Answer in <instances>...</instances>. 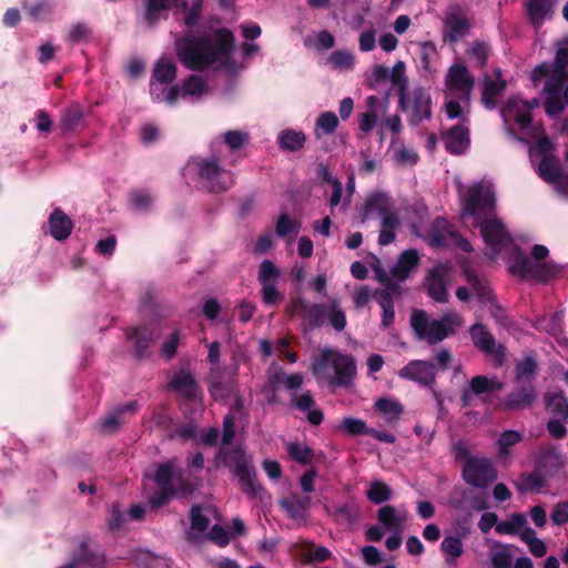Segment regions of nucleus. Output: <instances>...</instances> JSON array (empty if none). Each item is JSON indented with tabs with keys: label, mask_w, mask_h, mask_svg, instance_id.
Returning a JSON list of instances; mask_svg holds the SVG:
<instances>
[{
	"label": "nucleus",
	"mask_w": 568,
	"mask_h": 568,
	"mask_svg": "<svg viewBox=\"0 0 568 568\" xmlns=\"http://www.w3.org/2000/svg\"><path fill=\"white\" fill-rule=\"evenodd\" d=\"M462 219L478 227L490 257H495L509 242V234L497 217L495 192L487 182H477L460 190Z\"/></svg>",
	"instance_id": "1"
},
{
	"label": "nucleus",
	"mask_w": 568,
	"mask_h": 568,
	"mask_svg": "<svg viewBox=\"0 0 568 568\" xmlns=\"http://www.w3.org/2000/svg\"><path fill=\"white\" fill-rule=\"evenodd\" d=\"M234 37L227 29L216 30L212 40L187 37L176 43L178 57L189 69L214 67L231 70Z\"/></svg>",
	"instance_id": "2"
},
{
	"label": "nucleus",
	"mask_w": 568,
	"mask_h": 568,
	"mask_svg": "<svg viewBox=\"0 0 568 568\" xmlns=\"http://www.w3.org/2000/svg\"><path fill=\"white\" fill-rule=\"evenodd\" d=\"M234 434V428H207V433L202 435V437L203 443L206 445H222L217 458L223 460L232 470L237 478L241 490L248 497H255L261 487L256 481L254 470L248 465V460L241 446L230 448Z\"/></svg>",
	"instance_id": "3"
},
{
	"label": "nucleus",
	"mask_w": 568,
	"mask_h": 568,
	"mask_svg": "<svg viewBox=\"0 0 568 568\" xmlns=\"http://www.w3.org/2000/svg\"><path fill=\"white\" fill-rule=\"evenodd\" d=\"M312 372L320 381L346 386L354 378L356 366L352 357L333 349H324L312 364Z\"/></svg>",
	"instance_id": "4"
},
{
	"label": "nucleus",
	"mask_w": 568,
	"mask_h": 568,
	"mask_svg": "<svg viewBox=\"0 0 568 568\" xmlns=\"http://www.w3.org/2000/svg\"><path fill=\"white\" fill-rule=\"evenodd\" d=\"M410 324L419 339L436 344L455 334L464 321L454 312L445 314L439 320H430L424 311H415Z\"/></svg>",
	"instance_id": "5"
},
{
	"label": "nucleus",
	"mask_w": 568,
	"mask_h": 568,
	"mask_svg": "<svg viewBox=\"0 0 568 568\" xmlns=\"http://www.w3.org/2000/svg\"><path fill=\"white\" fill-rule=\"evenodd\" d=\"M155 481L161 489V495L151 499L153 506L164 505L169 497H184L192 493V488L182 481L181 473L178 471L173 462L159 466Z\"/></svg>",
	"instance_id": "6"
},
{
	"label": "nucleus",
	"mask_w": 568,
	"mask_h": 568,
	"mask_svg": "<svg viewBox=\"0 0 568 568\" xmlns=\"http://www.w3.org/2000/svg\"><path fill=\"white\" fill-rule=\"evenodd\" d=\"M568 65V41L558 44V49L552 65L541 64L532 71L535 82L545 79V90L550 94L559 93L567 74L565 72Z\"/></svg>",
	"instance_id": "7"
},
{
	"label": "nucleus",
	"mask_w": 568,
	"mask_h": 568,
	"mask_svg": "<svg viewBox=\"0 0 568 568\" xmlns=\"http://www.w3.org/2000/svg\"><path fill=\"white\" fill-rule=\"evenodd\" d=\"M389 199L383 194H376L371 196L364 209L363 221L371 217H379L382 220V231L378 236L381 245H387L395 240L394 229L398 224V219L389 210Z\"/></svg>",
	"instance_id": "8"
},
{
	"label": "nucleus",
	"mask_w": 568,
	"mask_h": 568,
	"mask_svg": "<svg viewBox=\"0 0 568 568\" xmlns=\"http://www.w3.org/2000/svg\"><path fill=\"white\" fill-rule=\"evenodd\" d=\"M172 4L183 11V21L186 26H194L200 20L202 0H192L191 3L185 0H148L145 9L148 23L153 24L161 17H166V11Z\"/></svg>",
	"instance_id": "9"
},
{
	"label": "nucleus",
	"mask_w": 568,
	"mask_h": 568,
	"mask_svg": "<svg viewBox=\"0 0 568 568\" xmlns=\"http://www.w3.org/2000/svg\"><path fill=\"white\" fill-rule=\"evenodd\" d=\"M175 65L169 59L161 58L152 73L151 95L156 101H165L174 104L178 101L180 89L178 87H168L175 78Z\"/></svg>",
	"instance_id": "10"
},
{
	"label": "nucleus",
	"mask_w": 568,
	"mask_h": 568,
	"mask_svg": "<svg viewBox=\"0 0 568 568\" xmlns=\"http://www.w3.org/2000/svg\"><path fill=\"white\" fill-rule=\"evenodd\" d=\"M509 271L524 280L545 282L558 272L557 266L549 262H540L516 254L508 261Z\"/></svg>",
	"instance_id": "11"
},
{
	"label": "nucleus",
	"mask_w": 568,
	"mask_h": 568,
	"mask_svg": "<svg viewBox=\"0 0 568 568\" xmlns=\"http://www.w3.org/2000/svg\"><path fill=\"white\" fill-rule=\"evenodd\" d=\"M399 103L403 110L409 112L414 123L427 120L432 115L430 94L423 88H414L399 95Z\"/></svg>",
	"instance_id": "12"
},
{
	"label": "nucleus",
	"mask_w": 568,
	"mask_h": 568,
	"mask_svg": "<svg viewBox=\"0 0 568 568\" xmlns=\"http://www.w3.org/2000/svg\"><path fill=\"white\" fill-rule=\"evenodd\" d=\"M539 105L537 99L530 101L514 97L507 100L501 109V116L506 125L516 123L520 130H527L531 122V111Z\"/></svg>",
	"instance_id": "13"
},
{
	"label": "nucleus",
	"mask_w": 568,
	"mask_h": 568,
	"mask_svg": "<svg viewBox=\"0 0 568 568\" xmlns=\"http://www.w3.org/2000/svg\"><path fill=\"white\" fill-rule=\"evenodd\" d=\"M464 479L476 487H485L497 478L496 469L487 458H467L463 468Z\"/></svg>",
	"instance_id": "14"
},
{
	"label": "nucleus",
	"mask_w": 568,
	"mask_h": 568,
	"mask_svg": "<svg viewBox=\"0 0 568 568\" xmlns=\"http://www.w3.org/2000/svg\"><path fill=\"white\" fill-rule=\"evenodd\" d=\"M199 174L213 191H224L232 186L234 180L230 171L222 169L214 159L196 163Z\"/></svg>",
	"instance_id": "15"
},
{
	"label": "nucleus",
	"mask_w": 568,
	"mask_h": 568,
	"mask_svg": "<svg viewBox=\"0 0 568 568\" xmlns=\"http://www.w3.org/2000/svg\"><path fill=\"white\" fill-rule=\"evenodd\" d=\"M281 276L280 270L270 260H264L258 270V282L262 285V300L268 305H276L283 300L282 294L276 288V283Z\"/></svg>",
	"instance_id": "16"
},
{
	"label": "nucleus",
	"mask_w": 568,
	"mask_h": 568,
	"mask_svg": "<svg viewBox=\"0 0 568 568\" xmlns=\"http://www.w3.org/2000/svg\"><path fill=\"white\" fill-rule=\"evenodd\" d=\"M211 395L215 399L231 397L234 402L229 414L224 418L223 426H235L236 424L243 423L244 408L239 399L237 393L235 392L233 382H227L225 384H223L222 381L214 382L211 386Z\"/></svg>",
	"instance_id": "17"
},
{
	"label": "nucleus",
	"mask_w": 568,
	"mask_h": 568,
	"mask_svg": "<svg viewBox=\"0 0 568 568\" xmlns=\"http://www.w3.org/2000/svg\"><path fill=\"white\" fill-rule=\"evenodd\" d=\"M474 79L463 64H453L445 78V93L458 97H470Z\"/></svg>",
	"instance_id": "18"
},
{
	"label": "nucleus",
	"mask_w": 568,
	"mask_h": 568,
	"mask_svg": "<svg viewBox=\"0 0 568 568\" xmlns=\"http://www.w3.org/2000/svg\"><path fill=\"white\" fill-rule=\"evenodd\" d=\"M450 278L449 264H438L429 271L426 285L429 296L439 303H445L448 297L446 283Z\"/></svg>",
	"instance_id": "19"
},
{
	"label": "nucleus",
	"mask_w": 568,
	"mask_h": 568,
	"mask_svg": "<svg viewBox=\"0 0 568 568\" xmlns=\"http://www.w3.org/2000/svg\"><path fill=\"white\" fill-rule=\"evenodd\" d=\"M470 337L477 348L486 354L494 355L500 365L505 357V347L496 344L494 336L483 324H475L470 328Z\"/></svg>",
	"instance_id": "20"
},
{
	"label": "nucleus",
	"mask_w": 568,
	"mask_h": 568,
	"mask_svg": "<svg viewBox=\"0 0 568 568\" xmlns=\"http://www.w3.org/2000/svg\"><path fill=\"white\" fill-rule=\"evenodd\" d=\"M505 384L497 377L475 376L469 382V390L463 395L464 405L467 406L471 402L473 395H495L503 392Z\"/></svg>",
	"instance_id": "21"
},
{
	"label": "nucleus",
	"mask_w": 568,
	"mask_h": 568,
	"mask_svg": "<svg viewBox=\"0 0 568 568\" xmlns=\"http://www.w3.org/2000/svg\"><path fill=\"white\" fill-rule=\"evenodd\" d=\"M398 375L420 385H430L435 381L436 371L430 362L412 361L399 371Z\"/></svg>",
	"instance_id": "22"
},
{
	"label": "nucleus",
	"mask_w": 568,
	"mask_h": 568,
	"mask_svg": "<svg viewBox=\"0 0 568 568\" xmlns=\"http://www.w3.org/2000/svg\"><path fill=\"white\" fill-rule=\"evenodd\" d=\"M469 30V22L460 8L452 7L445 17L444 21V36L450 42H456Z\"/></svg>",
	"instance_id": "23"
},
{
	"label": "nucleus",
	"mask_w": 568,
	"mask_h": 568,
	"mask_svg": "<svg viewBox=\"0 0 568 568\" xmlns=\"http://www.w3.org/2000/svg\"><path fill=\"white\" fill-rule=\"evenodd\" d=\"M465 275L469 283L473 294L480 300L481 303L488 306L490 314L496 318L497 322H503V310L495 304L490 288L488 284L479 280L474 273L466 270Z\"/></svg>",
	"instance_id": "24"
},
{
	"label": "nucleus",
	"mask_w": 568,
	"mask_h": 568,
	"mask_svg": "<svg viewBox=\"0 0 568 568\" xmlns=\"http://www.w3.org/2000/svg\"><path fill=\"white\" fill-rule=\"evenodd\" d=\"M325 310V305L311 304L302 298L292 303V312L300 315L311 327L320 326L324 323Z\"/></svg>",
	"instance_id": "25"
},
{
	"label": "nucleus",
	"mask_w": 568,
	"mask_h": 568,
	"mask_svg": "<svg viewBox=\"0 0 568 568\" xmlns=\"http://www.w3.org/2000/svg\"><path fill=\"white\" fill-rule=\"evenodd\" d=\"M446 150L453 154L463 153L470 143L469 129L466 123H458L450 128L444 135Z\"/></svg>",
	"instance_id": "26"
},
{
	"label": "nucleus",
	"mask_w": 568,
	"mask_h": 568,
	"mask_svg": "<svg viewBox=\"0 0 568 568\" xmlns=\"http://www.w3.org/2000/svg\"><path fill=\"white\" fill-rule=\"evenodd\" d=\"M546 408L551 416L547 426H561L568 419V398L562 392L546 396Z\"/></svg>",
	"instance_id": "27"
},
{
	"label": "nucleus",
	"mask_w": 568,
	"mask_h": 568,
	"mask_svg": "<svg viewBox=\"0 0 568 568\" xmlns=\"http://www.w3.org/2000/svg\"><path fill=\"white\" fill-rule=\"evenodd\" d=\"M377 518L381 526L389 532L400 534L406 521V511L394 506L386 505L378 509Z\"/></svg>",
	"instance_id": "28"
},
{
	"label": "nucleus",
	"mask_w": 568,
	"mask_h": 568,
	"mask_svg": "<svg viewBox=\"0 0 568 568\" xmlns=\"http://www.w3.org/2000/svg\"><path fill=\"white\" fill-rule=\"evenodd\" d=\"M506 88L505 80L501 79V73L497 70L494 75L484 79L483 89V103L488 109H494L497 104V98L503 93Z\"/></svg>",
	"instance_id": "29"
},
{
	"label": "nucleus",
	"mask_w": 568,
	"mask_h": 568,
	"mask_svg": "<svg viewBox=\"0 0 568 568\" xmlns=\"http://www.w3.org/2000/svg\"><path fill=\"white\" fill-rule=\"evenodd\" d=\"M444 108L448 119H462L460 123H466L470 110V97L445 93Z\"/></svg>",
	"instance_id": "30"
},
{
	"label": "nucleus",
	"mask_w": 568,
	"mask_h": 568,
	"mask_svg": "<svg viewBox=\"0 0 568 568\" xmlns=\"http://www.w3.org/2000/svg\"><path fill=\"white\" fill-rule=\"evenodd\" d=\"M419 255L416 250L404 251L398 257L397 263L392 267V276L402 282L405 281L410 273L417 267Z\"/></svg>",
	"instance_id": "31"
},
{
	"label": "nucleus",
	"mask_w": 568,
	"mask_h": 568,
	"mask_svg": "<svg viewBox=\"0 0 568 568\" xmlns=\"http://www.w3.org/2000/svg\"><path fill=\"white\" fill-rule=\"evenodd\" d=\"M170 386L185 398L196 400L201 392L193 376L186 372L178 373L171 381Z\"/></svg>",
	"instance_id": "32"
},
{
	"label": "nucleus",
	"mask_w": 568,
	"mask_h": 568,
	"mask_svg": "<svg viewBox=\"0 0 568 568\" xmlns=\"http://www.w3.org/2000/svg\"><path fill=\"white\" fill-rule=\"evenodd\" d=\"M535 398V387L525 385L509 393L504 399V406L508 409H521L530 406Z\"/></svg>",
	"instance_id": "33"
},
{
	"label": "nucleus",
	"mask_w": 568,
	"mask_h": 568,
	"mask_svg": "<svg viewBox=\"0 0 568 568\" xmlns=\"http://www.w3.org/2000/svg\"><path fill=\"white\" fill-rule=\"evenodd\" d=\"M455 232L445 219H436L426 240L432 246L448 245L455 239Z\"/></svg>",
	"instance_id": "34"
},
{
	"label": "nucleus",
	"mask_w": 568,
	"mask_h": 568,
	"mask_svg": "<svg viewBox=\"0 0 568 568\" xmlns=\"http://www.w3.org/2000/svg\"><path fill=\"white\" fill-rule=\"evenodd\" d=\"M531 139L534 143L529 148V153L531 158L538 156L544 159L546 156H552L551 152L555 150V144L549 140L544 133V129L541 126H531Z\"/></svg>",
	"instance_id": "35"
},
{
	"label": "nucleus",
	"mask_w": 568,
	"mask_h": 568,
	"mask_svg": "<svg viewBox=\"0 0 568 568\" xmlns=\"http://www.w3.org/2000/svg\"><path fill=\"white\" fill-rule=\"evenodd\" d=\"M72 227V221L60 209L54 210L49 217L50 234L58 241L65 240Z\"/></svg>",
	"instance_id": "36"
},
{
	"label": "nucleus",
	"mask_w": 568,
	"mask_h": 568,
	"mask_svg": "<svg viewBox=\"0 0 568 568\" xmlns=\"http://www.w3.org/2000/svg\"><path fill=\"white\" fill-rule=\"evenodd\" d=\"M537 371L538 363L536 358L532 355H526L516 362L514 369L515 382L531 385Z\"/></svg>",
	"instance_id": "37"
},
{
	"label": "nucleus",
	"mask_w": 568,
	"mask_h": 568,
	"mask_svg": "<svg viewBox=\"0 0 568 568\" xmlns=\"http://www.w3.org/2000/svg\"><path fill=\"white\" fill-rule=\"evenodd\" d=\"M213 514V510L200 507H193L191 510V530L189 532L190 540H196L206 529L211 523L209 515Z\"/></svg>",
	"instance_id": "38"
},
{
	"label": "nucleus",
	"mask_w": 568,
	"mask_h": 568,
	"mask_svg": "<svg viewBox=\"0 0 568 568\" xmlns=\"http://www.w3.org/2000/svg\"><path fill=\"white\" fill-rule=\"evenodd\" d=\"M549 478L537 467L532 473L521 475L516 481V487L520 491H539L546 486Z\"/></svg>",
	"instance_id": "39"
},
{
	"label": "nucleus",
	"mask_w": 568,
	"mask_h": 568,
	"mask_svg": "<svg viewBox=\"0 0 568 568\" xmlns=\"http://www.w3.org/2000/svg\"><path fill=\"white\" fill-rule=\"evenodd\" d=\"M282 507L294 519H304L311 506V497L292 495L281 501Z\"/></svg>",
	"instance_id": "40"
},
{
	"label": "nucleus",
	"mask_w": 568,
	"mask_h": 568,
	"mask_svg": "<svg viewBox=\"0 0 568 568\" xmlns=\"http://www.w3.org/2000/svg\"><path fill=\"white\" fill-rule=\"evenodd\" d=\"M296 407L302 410L307 420L313 425H318L323 422V413L317 408L312 395L307 392L295 399Z\"/></svg>",
	"instance_id": "41"
},
{
	"label": "nucleus",
	"mask_w": 568,
	"mask_h": 568,
	"mask_svg": "<svg viewBox=\"0 0 568 568\" xmlns=\"http://www.w3.org/2000/svg\"><path fill=\"white\" fill-rule=\"evenodd\" d=\"M489 559L493 568H510L513 555L508 545L494 541L489 550Z\"/></svg>",
	"instance_id": "42"
},
{
	"label": "nucleus",
	"mask_w": 568,
	"mask_h": 568,
	"mask_svg": "<svg viewBox=\"0 0 568 568\" xmlns=\"http://www.w3.org/2000/svg\"><path fill=\"white\" fill-rule=\"evenodd\" d=\"M556 0H528L527 10L534 24L541 23L551 16Z\"/></svg>",
	"instance_id": "43"
},
{
	"label": "nucleus",
	"mask_w": 568,
	"mask_h": 568,
	"mask_svg": "<svg viewBox=\"0 0 568 568\" xmlns=\"http://www.w3.org/2000/svg\"><path fill=\"white\" fill-rule=\"evenodd\" d=\"M527 528L526 516L524 514H514L508 519L496 525V532L500 535H520Z\"/></svg>",
	"instance_id": "44"
},
{
	"label": "nucleus",
	"mask_w": 568,
	"mask_h": 568,
	"mask_svg": "<svg viewBox=\"0 0 568 568\" xmlns=\"http://www.w3.org/2000/svg\"><path fill=\"white\" fill-rule=\"evenodd\" d=\"M561 164L556 155L540 159L538 164V174L547 183H551L562 173Z\"/></svg>",
	"instance_id": "45"
},
{
	"label": "nucleus",
	"mask_w": 568,
	"mask_h": 568,
	"mask_svg": "<svg viewBox=\"0 0 568 568\" xmlns=\"http://www.w3.org/2000/svg\"><path fill=\"white\" fill-rule=\"evenodd\" d=\"M375 407L387 422H396L403 414V406L400 403L390 398L378 399Z\"/></svg>",
	"instance_id": "46"
},
{
	"label": "nucleus",
	"mask_w": 568,
	"mask_h": 568,
	"mask_svg": "<svg viewBox=\"0 0 568 568\" xmlns=\"http://www.w3.org/2000/svg\"><path fill=\"white\" fill-rule=\"evenodd\" d=\"M520 539L527 545L534 557L540 558L547 554L546 544L537 537V534L532 528H527L521 531Z\"/></svg>",
	"instance_id": "47"
},
{
	"label": "nucleus",
	"mask_w": 568,
	"mask_h": 568,
	"mask_svg": "<svg viewBox=\"0 0 568 568\" xmlns=\"http://www.w3.org/2000/svg\"><path fill=\"white\" fill-rule=\"evenodd\" d=\"M206 92L205 82L195 75L190 77L180 89L179 98H200Z\"/></svg>",
	"instance_id": "48"
},
{
	"label": "nucleus",
	"mask_w": 568,
	"mask_h": 568,
	"mask_svg": "<svg viewBox=\"0 0 568 568\" xmlns=\"http://www.w3.org/2000/svg\"><path fill=\"white\" fill-rule=\"evenodd\" d=\"M305 142V135L303 132L295 130L282 131L278 135L280 146L287 151L300 150Z\"/></svg>",
	"instance_id": "49"
},
{
	"label": "nucleus",
	"mask_w": 568,
	"mask_h": 568,
	"mask_svg": "<svg viewBox=\"0 0 568 568\" xmlns=\"http://www.w3.org/2000/svg\"><path fill=\"white\" fill-rule=\"evenodd\" d=\"M562 466V459L555 452L546 453L538 464V467L547 475L548 478L557 476L560 473Z\"/></svg>",
	"instance_id": "50"
},
{
	"label": "nucleus",
	"mask_w": 568,
	"mask_h": 568,
	"mask_svg": "<svg viewBox=\"0 0 568 568\" xmlns=\"http://www.w3.org/2000/svg\"><path fill=\"white\" fill-rule=\"evenodd\" d=\"M388 78L397 89L398 95L408 90V78L406 75V64L397 61L389 70Z\"/></svg>",
	"instance_id": "51"
},
{
	"label": "nucleus",
	"mask_w": 568,
	"mask_h": 568,
	"mask_svg": "<svg viewBox=\"0 0 568 568\" xmlns=\"http://www.w3.org/2000/svg\"><path fill=\"white\" fill-rule=\"evenodd\" d=\"M440 550L446 556V560L453 562L463 555V541L456 536H446L440 544Z\"/></svg>",
	"instance_id": "52"
},
{
	"label": "nucleus",
	"mask_w": 568,
	"mask_h": 568,
	"mask_svg": "<svg viewBox=\"0 0 568 568\" xmlns=\"http://www.w3.org/2000/svg\"><path fill=\"white\" fill-rule=\"evenodd\" d=\"M338 125V118L334 112H324L316 120L315 134L317 138L332 134Z\"/></svg>",
	"instance_id": "53"
},
{
	"label": "nucleus",
	"mask_w": 568,
	"mask_h": 568,
	"mask_svg": "<svg viewBox=\"0 0 568 568\" xmlns=\"http://www.w3.org/2000/svg\"><path fill=\"white\" fill-rule=\"evenodd\" d=\"M325 318H327L331 325L336 331H342L346 326L345 313L339 307L337 300H332L325 310Z\"/></svg>",
	"instance_id": "54"
},
{
	"label": "nucleus",
	"mask_w": 568,
	"mask_h": 568,
	"mask_svg": "<svg viewBox=\"0 0 568 568\" xmlns=\"http://www.w3.org/2000/svg\"><path fill=\"white\" fill-rule=\"evenodd\" d=\"M367 498L374 504H382L392 497V489L383 481H373L366 493Z\"/></svg>",
	"instance_id": "55"
},
{
	"label": "nucleus",
	"mask_w": 568,
	"mask_h": 568,
	"mask_svg": "<svg viewBox=\"0 0 568 568\" xmlns=\"http://www.w3.org/2000/svg\"><path fill=\"white\" fill-rule=\"evenodd\" d=\"M328 61L334 69L349 70L354 64V55L346 50H336L332 52Z\"/></svg>",
	"instance_id": "56"
},
{
	"label": "nucleus",
	"mask_w": 568,
	"mask_h": 568,
	"mask_svg": "<svg viewBox=\"0 0 568 568\" xmlns=\"http://www.w3.org/2000/svg\"><path fill=\"white\" fill-rule=\"evenodd\" d=\"M287 452L292 458H294L298 463H310L313 458V453L311 448L301 443H288Z\"/></svg>",
	"instance_id": "57"
},
{
	"label": "nucleus",
	"mask_w": 568,
	"mask_h": 568,
	"mask_svg": "<svg viewBox=\"0 0 568 568\" xmlns=\"http://www.w3.org/2000/svg\"><path fill=\"white\" fill-rule=\"evenodd\" d=\"M352 435H368L381 442L393 443L395 440V436L388 432L387 429H378V428H346Z\"/></svg>",
	"instance_id": "58"
},
{
	"label": "nucleus",
	"mask_w": 568,
	"mask_h": 568,
	"mask_svg": "<svg viewBox=\"0 0 568 568\" xmlns=\"http://www.w3.org/2000/svg\"><path fill=\"white\" fill-rule=\"evenodd\" d=\"M379 305L383 308L382 325L388 327L395 318L394 305L388 292H381Z\"/></svg>",
	"instance_id": "59"
},
{
	"label": "nucleus",
	"mask_w": 568,
	"mask_h": 568,
	"mask_svg": "<svg viewBox=\"0 0 568 568\" xmlns=\"http://www.w3.org/2000/svg\"><path fill=\"white\" fill-rule=\"evenodd\" d=\"M300 227L301 224L298 221L292 220L288 215L283 214L280 216L276 223V234L284 237L290 233H297Z\"/></svg>",
	"instance_id": "60"
},
{
	"label": "nucleus",
	"mask_w": 568,
	"mask_h": 568,
	"mask_svg": "<svg viewBox=\"0 0 568 568\" xmlns=\"http://www.w3.org/2000/svg\"><path fill=\"white\" fill-rule=\"evenodd\" d=\"M521 437H523L521 434H519L518 432L513 430V429L504 432L498 440L499 455L507 456L508 447L520 442Z\"/></svg>",
	"instance_id": "61"
},
{
	"label": "nucleus",
	"mask_w": 568,
	"mask_h": 568,
	"mask_svg": "<svg viewBox=\"0 0 568 568\" xmlns=\"http://www.w3.org/2000/svg\"><path fill=\"white\" fill-rule=\"evenodd\" d=\"M131 412V406L125 405L121 406L113 412H111L104 419V426L111 427V426H118L120 424H125L126 420L124 418V415Z\"/></svg>",
	"instance_id": "62"
},
{
	"label": "nucleus",
	"mask_w": 568,
	"mask_h": 568,
	"mask_svg": "<svg viewBox=\"0 0 568 568\" xmlns=\"http://www.w3.org/2000/svg\"><path fill=\"white\" fill-rule=\"evenodd\" d=\"M555 525L561 526L568 523V501H561L554 506L550 515Z\"/></svg>",
	"instance_id": "63"
},
{
	"label": "nucleus",
	"mask_w": 568,
	"mask_h": 568,
	"mask_svg": "<svg viewBox=\"0 0 568 568\" xmlns=\"http://www.w3.org/2000/svg\"><path fill=\"white\" fill-rule=\"evenodd\" d=\"M224 141L232 150L240 149L247 141V135L241 131H229L224 135Z\"/></svg>",
	"instance_id": "64"
}]
</instances>
